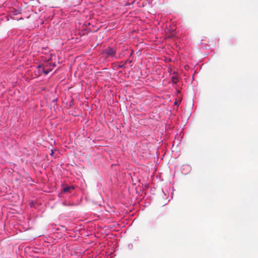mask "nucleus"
<instances>
[{"label":"nucleus","instance_id":"obj_1","mask_svg":"<svg viewBox=\"0 0 258 258\" xmlns=\"http://www.w3.org/2000/svg\"><path fill=\"white\" fill-rule=\"evenodd\" d=\"M42 70L45 75H47L49 72L51 71V68H50L47 64L43 68H42Z\"/></svg>","mask_w":258,"mask_h":258},{"label":"nucleus","instance_id":"obj_2","mask_svg":"<svg viewBox=\"0 0 258 258\" xmlns=\"http://www.w3.org/2000/svg\"><path fill=\"white\" fill-rule=\"evenodd\" d=\"M105 53L107 55H113L115 53V49H106Z\"/></svg>","mask_w":258,"mask_h":258},{"label":"nucleus","instance_id":"obj_3","mask_svg":"<svg viewBox=\"0 0 258 258\" xmlns=\"http://www.w3.org/2000/svg\"><path fill=\"white\" fill-rule=\"evenodd\" d=\"M74 187L73 186H66L63 188V191L64 192H70L71 190L73 189Z\"/></svg>","mask_w":258,"mask_h":258},{"label":"nucleus","instance_id":"obj_4","mask_svg":"<svg viewBox=\"0 0 258 258\" xmlns=\"http://www.w3.org/2000/svg\"><path fill=\"white\" fill-rule=\"evenodd\" d=\"M177 78L176 76H172L171 78V81L174 83H176L177 82Z\"/></svg>","mask_w":258,"mask_h":258},{"label":"nucleus","instance_id":"obj_5","mask_svg":"<svg viewBox=\"0 0 258 258\" xmlns=\"http://www.w3.org/2000/svg\"><path fill=\"white\" fill-rule=\"evenodd\" d=\"M47 64L49 66V67L50 68H51V67H54L55 66V64L54 63H52V64L49 63V64Z\"/></svg>","mask_w":258,"mask_h":258},{"label":"nucleus","instance_id":"obj_6","mask_svg":"<svg viewBox=\"0 0 258 258\" xmlns=\"http://www.w3.org/2000/svg\"><path fill=\"white\" fill-rule=\"evenodd\" d=\"M137 54L138 55H140V54H141V50H139L137 52Z\"/></svg>","mask_w":258,"mask_h":258},{"label":"nucleus","instance_id":"obj_7","mask_svg":"<svg viewBox=\"0 0 258 258\" xmlns=\"http://www.w3.org/2000/svg\"><path fill=\"white\" fill-rule=\"evenodd\" d=\"M134 53V51L133 50H132V52L131 53V55H132Z\"/></svg>","mask_w":258,"mask_h":258}]
</instances>
